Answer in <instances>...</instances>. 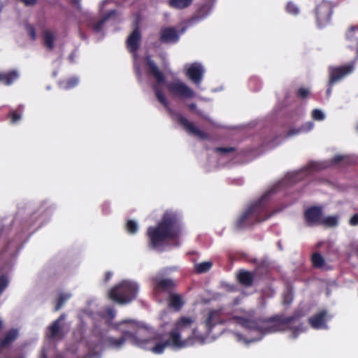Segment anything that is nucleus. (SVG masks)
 <instances>
[{
    "mask_svg": "<svg viewBox=\"0 0 358 358\" xmlns=\"http://www.w3.org/2000/svg\"><path fill=\"white\" fill-rule=\"evenodd\" d=\"M283 315H275L267 320L257 318L255 315H205L202 321L195 327L192 326L194 317L182 316L169 333V338L165 340L169 346L184 348L194 342L201 344L212 336L215 337L233 326H240L255 336L250 341H257L267 333L289 330L291 338H296L304 331V327L298 316L294 315L283 318Z\"/></svg>",
    "mask_w": 358,
    "mask_h": 358,
    "instance_id": "nucleus-1",
    "label": "nucleus"
},
{
    "mask_svg": "<svg viewBox=\"0 0 358 358\" xmlns=\"http://www.w3.org/2000/svg\"><path fill=\"white\" fill-rule=\"evenodd\" d=\"M180 228L175 214L166 212L162 221L157 227L148 229L150 245L153 248L162 246L168 239H173L179 235Z\"/></svg>",
    "mask_w": 358,
    "mask_h": 358,
    "instance_id": "nucleus-2",
    "label": "nucleus"
},
{
    "mask_svg": "<svg viewBox=\"0 0 358 358\" xmlns=\"http://www.w3.org/2000/svg\"><path fill=\"white\" fill-rule=\"evenodd\" d=\"M124 323H128L131 326V329L123 330L122 336L118 338L111 336L107 337L104 341V343L107 346L115 349H119L123 345L126 341H129L134 345L139 347H144L148 342H150L148 339L138 338L141 330L137 327L136 324L132 320L123 321L117 325V328Z\"/></svg>",
    "mask_w": 358,
    "mask_h": 358,
    "instance_id": "nucleus-3",
    "label": "nucleus"
},
{
    "mask_svg": "<svg viewBox=\"0 0 358 358\" xmlns=\"http://www.w3.org/2000/svg\"><path fill=\"white\" fill-rule=\"evenodd\" d=\"M138 285L131 280H123L113 287L108 292L109 297L116 303L124 305L136 299Z\"/></svg>",
    "mask_w": 358,
    "mask_h": 358,
    "instance_id": "nucleus-4",
    "label": "nucleus"
},
{
    "mask_svg": "<svg viewBox=\"0 0 358 358\" xmlns=\"http://www.w3.org/2000/svg\"><path fill=\"white\" fill-rule=\"evenodd\" d=\"M147 63L149 66L150 72L157 80V84L154 87L156 96L160 103H162L166 108H168V102L166 101V96L161 90V85H163L165 81L164 76L149 57H147Z\"/></svg>",
    "mask_w": 358,
    "mask_h": 358,
    "instance_id": "nucleus-5",
    "label": "nucleus"
},
{
    "mask_svg": "<svg viewBox=\"0 0 358 358\" xmlns=\"http://www.w3.org/2000/svg\"><path fill=\"white\" fill-rule=\"evenodd\" d=\"M167 88L171 93L182 98H192L194 92L187 85L179 80L167 84Z\"/></svg>",
    "mask_w": 358,
    "mask_h": 358,
    "instance_id": "nucleus-6",
    "label": "nucleus"
},
{
    "mask_svg": "<svg viewBox=\"0 0 358 358\" xmlns=\"http://www.w3.org/2000/svg\"><path fill=\"white\" fill-rule=\"evenodd\" d=\"M331 15V6L328 2H323L316 8L317 21L319 26L325 25L329 22Z\"/></svg>",
    "mask_w": 358,
    "mask_h": 358,
    "instance_id": "nucleus-7",
    "label": "nucleus"
},
{
    "mask_svg": "<svg viewBox=\"0 0 358 358\" xmlns=\"http://www.w3.org/2000/svg\"><path fill=\"white\" fill-rule=\"evenodd\" d=\"M187 76L195 84L199 85L203 78V69L198 63H194L185 66Z\"/></svg>",
    "mask_w": 358,
    "mask_h": 358,
    "instance_id": "nucleus-8",
    "label": "nucleus"
},
{
    "mask_svg": "<svg viewBox=\"0 0 358 358\" xmlns=\"http://www.w3.org/2000/svg\"><path fill=\"white\" fill-rule=\"evenodd\" d=\"M354 69L353 64L346 65L342 67H331L329 69L330 80L329 85H331L334 83L338 81L346 75L350 73Z\"/></svg>",
    "mask_w": 358,
    "mask_h": 358,
    "instance_id": "nucleus-9",
    "label": "nucleus"
},
{
    "mask_svg": "<svg viewBox=\"0 0 358 358\" xmlns=\"http://www.w3.org/2000/svg\"><path fill=\"white\" fill-rule=\"evenodd\" d=\"M322 217L321 208L311 207L305 212L306 222L308 225L320 224Z\"/></svg>",
    "mask_w": 358,
    "mask_h": 358,
    "instance_id": "nucleus-10",
    "label": "nucleus"
},
{
    "mask_svg": "<svg viewBox=\"0 0 358 358\" xmlns=\"http://www.w3.org/2000/svg\"><path fill=\"white\" fill-rule=\"evenodd\" d=\"M178 122L184 127V128L192 135L199 138H206V134L196 128L192 123L189 122L187 119L182 116L178 117Z\"/></svg>",
    "mask_w": 358,
    "mask_h": 358,
    "instance_id": "nucleus-11",
    "label": "nucleus"
},
{
    "mask_svg": "<svg viewBox=\"0 0 358 358\" xmlns=\"http://www.w3.org/2000/svg\"><path fill=\"white\" fill-rule=\"evenodd\" d=\"M154 289L155 292H163L171 289L174 286V282L171 279L155 277L153 278Z\"/></svg>",
    "mask_w": 358,
    "mask_h": 358,
    "instance_id": "nucleus-12",
    "label": "nucleus"
},
{
    "mask_svg": "<svg viewBox=\"0 0 358 358\" xmlns=\"http://www.w3.org/2000/svg\"><path fill=\"white\" fill-rule=\"evenodd\" d=\"M141 34L140 31L136 29L134 30V31L127 38V45L128 50L131 52H136L139 46Z\"/></svg>",
    "mask_w": 358,
    "mask_h": 358,
    "instance_id": "nucleus-13",
    "label": "nucleus"
},
{
    "mask_svg": "<svg viewBox=\"0 0 358 358\" xmlns=\"http://www.w3.org/2000/svg\"><path fill=\"white\" fill-rule=\"evenodd\" d=\"M179 36L174 28H165L162 31L161 39L166 43H175L178 40Z\"/></svg>",
    "mask_w": 358,
    "mask_h": 358,
    "instance_id": "nucleus-14",
    "label": "nucleus"
},
{
    "mask_svg": "<svg viewBox=\"0 0 358 358\" xmlns=\"http://www.w3.org/2000/svg\"><path fill=\"white\" fill-rule=\"evenodd\" d=\"M64 315H61L59 318L55 320L49 327V338L52 339H62L63 334L61 331L59 320L63 319Z\"/></svg>",
    "mask_w": 358,
    "mask_h": 358,
    "instance_id": "nucleus-15",
    "label": "nucleus"
},
{
    "mask_svg": "<svg viewBox=\"0 0 358 358\" xmlns=\"http://www.w3.org/2000/svg\"><path fill=\"white\" fill-rule=\"evenodd\" d=\"M327 315H315L308 319L310 326L316 329H326V318Z\"/></svg>",
    "mask_w": 358,
    "mask_h": 358,
    "instance_id": "nucleus-16",
    "label": "nucleus"
},
{
    "mask_svg": "<svg viewBox=\"0 0 358 358\" xmlns=\"http://www.w3.org/2000/svg\"><path fill=\"white\" fill-rule=\"evenodd\" d=\"M184 303L185 301L180 295L173 294L170 296L169 306L173 308L174 311H179Z\"/></svg>",
    "mask_w": 358,
    "mask_h": 358,
    "instance_id": "nucleus-17",
    "label": "nucleus"
},
{
    "mask_svg": "<svg viewBox=\"0 0 358 358\" xmlns=\"http://www.w3.org/2000/svg\"><path fill=\"white\" fill-rule=\"evenodd\" d=\"M239 282L245 286H250L253 281V274L250 272L242 271L238 274Z\"/></svg>",
    "mask_w": 358,
    "mask_h": 358,
    "instance_id": "nucleus-18",
    "label": "nucleus"
},
{
    "mask_svg": "<svg viewBox=\"0 0 358 358\" xmlns=\"http://www.w3.org/2000/svg\"><path fill=\"white\" fill-rule=\"evenodd\" d=\"M55 39V36L52 31L45 30L43 31V41L47 48L52 50L54 48Z\"/></svg>",
    "mask_w": 358,
    "mask_h": 358,
    "instance_id": "nucleus-19",
    "label": "nucleus"
},
{
    "mask_svg": "<svg viewBox=\"0 0 358 358\" xmlns=\"http://www.w3.org/2000/svg\"><path fill=\"white\" fill-rule=\"evenodd\" d=\"M19 76L17 71H12L8 73H0V82H3L6 85H10Z\"/></svg>",
    "mask_w": 358,
    "mask_h": 358,
    "instance_id": "nucleus-20",
    "label": "nucleus"
},
{
    "mask_svg": "<svg viewBox=\"0 0 358 358\" xmlns=\"http://www.w3.org/2000/svg\"><path fill=\"white\" fill-rule=\"evenodd\" d=\"M192 2V0H169L168 4L175 9H183L189 6Z\"/></svg>",
    "mask_w": 358,
    "mask_h": 358,
    "instance_id": "nucleus-21",
    "label": "nucleus"
},
{
    "mask_svg": "<svg viewBox=\"0 0 358 358\" xmlns=\"http://www.w3.org/2000/svg\"><path fill=\"white\" fill-rule=\"evenodd\" d=\"M213 266V262L210 261L203 262L201 263L196 264L194 265V269L198 273H203L207 272Z\"/></svg>",
    "mask_w": 358,
    "mask_h": 358,
    "instance_id": "nucleus-22",
    "label": "nucleus"
},
{
    "mask_svg": "<svg viewBox=\"0 0 358 358\" xmlns=\"http://www.w3.org/2000/svg\"><path fill=\"white\" fill-rule=\"evenodd\" d=\"M71 297V294L69 293L62 292L59 294L57 304L55 307L54 310L58 311L62 306Z\"/></svg>",
    "mask_w": 358,
    "mask_h": 358,
    "instance_id": "nucleus-23",
    "label": "nucleus"
},
{
    "mask_svg": "<svg viewBox=\"0 0 358 358\" xmlns=\"http://www.w3.org/2000/svg\"><path fill=\"white\" fill-rule=\"evenodd\" d=\"M78 83V80L76 78H73L60 82L59 86L62 89L69 90L76 86Z\"/></svg>",
    "mask_w": 358,
    "mask_h": 358,
    "instance_id": "nucleus-24",
    "label": "nucleus"
},
{
    "mask_svg": "<svg viewBox=\"0 0 358 358\" xmlns=\"http://www.w3.org/2000/svg\"><path fill=\"white\" fill-rule=\"evenodd\" d=\"M338 224V217L336 216H329L322 217V220L320 224H324L327 227H335Z\"/></svg>",
    "mask_w": 358,
    "mask_h": 358,
    "instance_id": "nucleus-25",
    "label": "nucleus"
},
{
    "mask_svg": "<svg viewBox=\"0 0 358 358\" xmlns=\"http://www.w3.org/2000/svg\"><path fill=\"white\" fill-rule=\"evenodd\" d=\"M313 127V124L312 122H308V123L306 124L305 125H303L300 129H298L296 130H295V129L289 130L288 132V135L292 136V135L297 134L299 133L306 132V131H308L310 129H312Z\"/></svg>",
    "mask_w": 358,
    "mask_h": 358,
    "instance_id": "nucleus-26",
    "label": "nucleus"
},
{
    "mask_svg": "<svg viewBox=\"0 0 358 358\" xmlns=\"http://www.w3.org/2000/svg\"><path fill=\"white\" fill-rule=\"evenodd\" d=\"M166 347H169L168 343L164 341L162 342H159L156 343L154 346L151 348L152 351L155 354H161L164 352V349Z\"/></svg>",
    "mask_w": 358,
    "mask_h": 358,
    "instance_id": "nucleus-27",
    "label": "nucleus"
},
{
    "mask_svg": "<svg viewBox=\"0 0 358 358\" xmlns=\"http://www.w3.org/2000/svg\"><path fill=\"white\" fill-rule=\"evenodd\" d=\"M312 262L315 267L322 268L324 265V258L317 253L313 255Z\"/></svg>",
    "mask_w": 358,
    "mask_h": 358,
    "instance_id": "nucleus-28",
    "label": "nucleus"
},
{
    "mask_svg": "<svg viewBox=\"0 0 358 358\" xmlns=\"http://www.w3.org/2000/svg\"><path fill=\"white\" fill-rule=\"evenodd\" d=\"M127 230L128 232L131 234H134L138 230V224L136 222L133 220H129L127 222Z\"/></svg>",
    "mask_w": 358,
    "mask_h": 358,
    "instance_id": "nucleus-29",
    "label": "nucleus"
},
{
    "mask_svg": "<svg viewBox=\"0 0 358 358\" xmlns=\"http://www.w3.org/2000/svg\"><path fill=\"white\" fill-rule=\"evenodd\" d=\"M312 117L315 120H322L324 119L325 115L322 110L319 109H315L312 112Z\"/></svg>",
    "mask_w": 358,
    "mask_h": 358,
    "instance_id": "nucleus-30",
    "label": "nucleus"
},
{
    "mask_svg": "<svg viewBox=\"0 0 358 358\" xmlns=\"http://www.w3.org/2000/svg\"><path fill=\"white\" fill-rule=\"evenodd\" d=\"M293 299V294L292 291L287 290L283 294V303L288 305L289 304Z\"/></svg>",
    "mask_w": 358,
    "mask_h": 358,
    "instance_id": "nucleus-31",
    "label": "nucleus"
},
{
    "mask_svg": "<svg viewBox=\"0 0 358 358\" xmlns=\"http://www.w3.org/2000/svg\"><path fill=\"white\" fill-rule=\"evenodd\" d=\"M251 213L252 210L249 208L240 217L239 220L237 222L239 227L242 226L243 221L250 215Z\"/></svg>",
    "mask_w": 358,
    "mask_h": 358,
    "instance_id": "nucleus-32",
    "label": "nucleus"
},
{
    "mask_svg": "<svg viewBox=\"0 0 358 358\" xmlns=\"http://www.w3.org/2000/svg\"><path fill=\"white\" fill-rule=\"evenodd\" d=\"M8 284V280L6 277L1 276L0 278V294L3 291V289L7 287Z\"/></svg>",
    "mask_w": 358,
    "mask_h": 358,
    "instance_id": "nucleus-33",
    "label": "nucleus"
},
{
    "mask_svg": "<svg viewBox=\"0 0 358 358\" xmlns=\"http://www.w3.org/2000/svg\"><path fill=\"white\" fill-rule=\"evenodd\" d=\"M26 30H27V34L29 35L30 38L32 40H35L36 38V32H35V29H34V27H31V25H27Z\"/></svg>",
    "mask_w": 358,
    "mask_h": 358,
    "instance_id": "nucleus-34",
    "label": "nucleus"
},
{
    "mask_svg": "<svg viewBox=\"0 0 358 358\" xmlns=\"http://www.w3.org/2000/svg\"><path fill=\"white\" fill-rule=\"evenodd\" d=\"M287 10L292 14H297L299 11L296 6L291 3L287 4Z\"/></svg>",
    "mask_w": 358,
    "mask_h": 358,
    "instance_id": "nucleus-35",
    "label": "nucleus"
},
{
    "mask_svg": "<svg viewBox=\"0 0 358 358\" xmlns=\"http://www.w3.org/2000/svg\"><path fill=\"white\" fill-rule=\"evenodd\" d=\"M309 94V91L308 89L306 88H300L298 90V96L301 98H305Z\"/></svg>",
    "mask_w": 358,
    "mask_h": 358,
    "instance_id": "nucleus-36",
    "label": "nucleus"
},
{
    "mask_svg": "<svg viewBox=\"0 0 358 358\" xmlns=\"http://www.w3.org/2000/svg\"><path fill=\"white\" fill-rule=\"evenodd\" d=\"M350 224L352 226L357 225L358 224V214L354 215L350 220Z\"/></svg>",
    "mask_w": 358,
    "mask_h": 358,
    "instance_id": "nucleus-37",
    "label": "nucleus"
},
{
    "mask_svg": "<svg viewBox=\"0 0 358 358\" xmlns=\"http://www.w3.org/2000/svg\"><path fill=\"white\" fill-rule=\"evenodd\" d=\"M101 316V318L104 320H106V322H108L110 320H112L115 315H113V314H110V315H100Z\"/></svg>",
    "mask_w": 358,
    "mask_h": 358,
    "instance_id": "nucleus-38",
    "label": "nucleus"
},
{
    "mask_svg": "<svg viewBox=\"0 0 358 358\" xmlns=\"http://www.w3.org/2000/svg\"><path fill=\"white\" fill-rule=\"evenodd\" d=\"M106 21V18L103 19V20L97 22L94 27V29L96 31H99L101 28V26L102 24H103V22Z\"/></svg>",
    "mask_w": 358,
    "mask_h": 358,
    "instance_id": "nucleus-39",
    "label": "nucleus"
},
{
    "mask_svg": "<svg viewBox=\"0 0 358 358\" xmlns=\"http://www.w3.org/2000/svg\"><path fill=\"white\" fill-rule=\"evenodd\" d=\"M11 117H12V122L13 123L16 122L17 121H18L20 119V115H17L15 113H13L11 115Z\"/></svg>",
    "mask_w": 358,
    "mask_h": 358,
    "instance_id": "nucleus-40",
    "label": "nucleus"
},
{
    "mask_svg": "<svg viewBox=\"0 0 358 358\" xmlns=\"http://www.w3.org/2000/svg\"><path fill=\"white\" fill-rule=\"evenodd\" d=\"M231 150H232V148H229V149H227V148H217L216 149L217 152H229V151H231Z\"/></svg>",
    "mask_w": 358,
    "mask_h": 358,
    "instance_id": "nucleus-41",
    "label": "nucleus"
},
{
    "mask_svg": "<svg viewBox=\"0 0 358 358\" xmlns=\"http://www.w3.org/2000/svg\"><path fill=\"white\" fill-rule=\"evenodd\" d=\"M27 5H32L36 2V0H21Z\"/></svg>",
    "mask_w": 358,
    "mask_h": 358,
    "instance_id": "nucleus-42",
    "label": "nucleus"
},
{
    "mask_svg": "<svg viewBox=\"0 0 358 358\" xmlns=\"http://www.w3.org/2000/svg\"><path fill=\"white\" fill-rule=\"evenodd\" d=\"M111 276H112V273H107L106 274V281L109 280H110V278H111Z\"/></svg>",
    "mask_w": 358,
    "mask_h": 358,
    "instance_id": "nucleus-43",
    "label": "nucleus"
},
{
    "mask_svg": "<svg viewBox=\"0 0 358 358\" xmlns=\"http://www.w3.org/2000/svg\"><path fill=\"white\" fill-rule=\"evenodd\" d=\"M41 358H47V355H46L45 350H42L41 355Z\"/></svg>",
    "mask_w": 358,
    "mask_h": 358,
    "instance_id": "nucleus-44",
    "label": "nucleus"
},
{
    "mask_svg": "<svg viewBox=\"0 0 358 358\" xmlns=\"http://www.w3.org/2000/svg\"><path fill=\"white\" fill-rule=\"evenodd\" d=\"M342 159V157L341 156H336L335 158H334V162H338L341 159Z\"/></svg>",
    "mask_w": 358,
    "mask_h": 358,
    "instance_id": "nucleus-45",
    "label": "nucleus"
},
{
    "mask_svg": "<svg viewBox=\"0 0 358 358\" xmlns=\"http://www.w3.org/2000/svg\"><path fill=\"white\" fill-rule=\"evenodd\" d=\"M189 108H190L191 110H194V109H195V108H196V105H195V104H194V103H192V104L189 105Z\"/></svg>",
    "mask_w": 358,
    "mask_h": 358,
    "instance_id": "nucleus-46",
    "label": "nucleus"
},
{
    "mask_svg": "<svg viewBox=\"0 0 358 358\" xmlns=\"http://www.w3.org/2000/svg\"><path fill=\"white\" fill-rule=\"evenodd\" d=\"M135 68H136V69L137 73H139V71H140V70H139V68L137 66V65H136V63H135Z\"/></svg>",
    "mask_w": 358,
    "mask_h": 358,
    "instance_id": "nucleus-47",
    "label": "nucleus"
},
{
    "mask_svg": "<svg viewBox=\"0 0 358 358\" xmlns=\"http://www.w3.org/2000/svg\"><path fill=\"white\" fill-rule=\"evenodd\" d=\"M327 93L328 95H329L331 94V88L330 87L327 90Z\"/></svg>",
    "mask_w": 358,
    "mask_h": 358,
    "instance_id": "nucleus-48",
    "label": "nucleus"
},
{
    "mask_svg": "<svg viewBox=\"0 0 358 358\" xmlns=\"http://www.w3.org/2000/svg\"><path fill=\"white\" fill-rule=\"evenodd\" d=\"M113 310H109L107 313L110 314V313H113Z\"/></svg>",
    "mask_w": 358,
    "mask_h": 358,
    "instance_id": "nucleus-49",
    "label": "nucleus"
},
{
    "mask_svg": "<svg viewBox=\"0 0 358 358\" xmlns=\"http://www.w3.org/2000/svg\"><path fill=\"white\" fill-rule=\"evenodd\" d=\"M113 13H114V12H113H113H111V13H109V15H108V16L107 17H110L111 15H113Z\"/></svg>",
    "mask_w": 358,
    "mask_h": 358,
    "instance_id": "nucleus-50",
    "label": "nucleus"
},
{
    "mask_svg": "<svg viewBox=\"0 0 358 358\" xmlns=\"http://www.w3.org/2000/svg\"><path fill=\"white\" fill-rule=\"evenodd\" d=\"M1 327H2V323H1V322L0 321V329L1 328Z\"/></svg>",
    "mask_w": 358,
    "mask_h": 358,
    "instance_id": "nucleus-51",
    "label": "nucleus"
},
{
    "mask_svg": "<svg viewBox=\"0 0 358 358\" xmlns=\"http://www.w3.org/2000/svg\"><path fill=\"white\" fill-rule=\"evenodd\" d=\"M313 169H317V167H315V166H313Z\"/></svg>",
    "mask_w": 358,
    "mask_h": 358,
    "instance_id": "nucleus-52",
    "label": "nucleus"
},
{
    "mask_svg": "<svg viewBox=\"0 0 358 358\" xmlns=\"http://www.w3.org/2000/svg\"><path fill=\"white\" fill-rule=\"evenodd\" d=\"M357 129H358V126H357Z\"/></svg>",
    "mask_w": 358,
    "mask_h": 358,
    "instance_id": "nucleus-53",
    "label": "nucleus"
}]
</instances>
